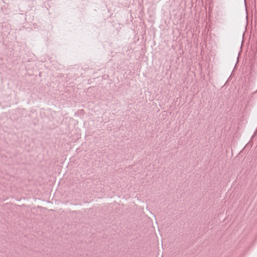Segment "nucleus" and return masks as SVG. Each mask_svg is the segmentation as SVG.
Segmentation results:
<instances>
[{
    "mask_svg": "<svg viewBox=\"0 0 257 257\" xmlns=\"http://www.w3.org/2000/svg\"><path fill=\"white\" fill-rule=\"evenodd\" d=\"M241 3L242 5V6H245V0H241Z\"/></svg>",
    "mask_w": 257,
    "mask_h": 257,
    "instance_id": "f257e3e1",
    "label": "nucleus"
}]
</instances>
